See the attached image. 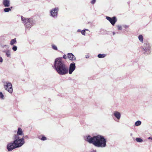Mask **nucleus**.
Masks as SVG:
<instances>
[{
    "mask_svg": "<svg viewBox=\"0 0 152 152\" xmlns=\"http://www.w3.org/2000/svg\"><path fill=\"white\" fill-rule=\"evenodd\" d=\"M148 139H151V140H152V137H149L148 138Z\"/></svg>",
    "mask_w": 152,
    "mask_h": 152,
    "instance_id": "obj_38",
    "label": "nucleus"
},
{
    "mask_svg": "<svg viewBox=\"0 0 152 152\" xmlns=\"http://www.w3.org/2000/svg\"><path fill=\"white\" fill-rule=\"evenodd\" d=\"M106 19H116V18L115 16H114L112 18L108 16H106Z\"/></svg>",
    "mask_w": 152,
    "mask_h": 152,
    "instance_id": "obj_25",
    "label": "nucleus"
},
{
    "mask_svg": "<svg viewBox=\"0 0 152 152\" xmlns=\"http://www.w3.org/2000/svg\"><path fill=\"white\" fill-rule=\"evenodd\" d=\"M63 57L64 59H66V55L64 54L63 55Z\"/></svg>",
    "mask_w": 152,
    "mask_h": 152,
    "instance_id": "obj_34",
    "label": "nucleus"
},
{
    "mask_svg": "<svg viewBox=\"0 0 152 152\" xmlns=\"http://www.w3.org/2000/svg\"><path fill=\"white\" fill-rule=\"evenodd\" d=\"M14 143L15 145L17 148L21 146L24 143V140L23 138H20V137L18 135H14Z\"/></svg>",
    "mask_w": 152,
    "mask_h": 152,
    "instance_id": "obj_3",
    "label": "nucleus"
},
{
    "mask_svg": "<svg viewBox=\"0 0 152 152\" xmlns=\"http://www.w3.org/2000/svg\"><path fill=\"white\" fill-rule=\"evenodd\" d=\"M29 27H30V24H31V26H32L34 25V21L32 20H29Z\"/></svg>",
    "mask_w": 152,
    "mask_h": 152,
    "instance_id": "obj_20",
    "label": "nucleus"
},
{
    "mask_svg": "<svg viewBox=\"0 0 152 152\" xmlns=\"http://www.w3.org/2000/svg\"><path fill=\"white\" fill-rule=\"evenodd\" d=\"M81 33L82 34H83V35H86V31H85V30H83L81 31Z\"/></svg>",
    "mask_w": 152,
    "mask_h": 152,
    "instance_id": "obj_30",
    "label": "nucleus"
},
{
    "mask_svg": "<svg viewBox=\"0 0 152 152\" xmlns=\"http://www.w3.org/2000/svg\"><path fill=\"white\" fill-rule=\"evenodd\" d=\"M3 52L5 53L7 57L8 58H10L11 57V54L10 51L9 50H4Z\"/></svg>",
    "mask_w": 152,
    "mask_h": 152,
    "instance_id": "obj_13",
    "label": "nucleus"
},
{
    "mask_svg": "<svg viewBox=\"0 0 152 152\" xmlns=\"http://www.w3.org/2000/svg\"><path fill=\"white\" fill-rule=\"evenodd\" d=\"M118 29V30H122V27L120 25L117 26Z\"/></svg>",
    "mask_w": 152,
    "mask_h": 152,
    "instance_id": "obj_28",
    "label": "nucleus"
},
{
    "mask_svg": "<svg viewBox=\"0 0 152 152\" xmlns=\"http://www.w3.org/2000/svg\"><path fill=\"white\" fill-rule=\"evenodd\" d=\"M0 98L2 99H4V95L1 92H0Z\"/></svg>",
    "mask_w": 152,
    "mask_h": 152,
    "instance_id": "obj_27",
    "label": "nucleus"
},
{
    "mask_svg": "<svg viewBox=\"0 0 152 152\" xmlns=\"http://www.w3.org/2000/svg\"><path fill=\"white\" fill-rule=\"evenodd\" d=\"M113 25H114L115 23L117 21V20H108Z\"/></svg>",
    "mask_w": 152,
    "mask_h": 152,
    "instance_id": "obj_17",
    "label": "nucleus"
},
{
    "mask_svg": "<svg viewBox=\"0 0 152 152\" xmlns=\"http://www.w3.org/2000/svg\"><path fill=\"white\" fill-rule=\"evenodd\" d=\"M23 23H24V24L26 28H28V20H22Z\"/></svg>",
    "mask_w": 152,
    "mask_h": 152,
    "instance_id": "obj_14",
    "label": "nucleus"
},
{
    "mask_svg": "<svg viewBox=\"0 0 152 152\" xmlns=\"http://www.w3.org/2000/svg\"><path fill=\"white\" fill-rule=\"evenodd\" d=\"M17 42L16 38L12 39L10 42V44L11 45H12Z\"/></svg>",
    "mask_w": 152,
    "mask_h": 152,
    "instance_id": "obj_15",
    "label": "nucleus"
},
{
    "mask_svg": "<svg viewBox=\"0 0 152 152\" xmlns=\"http://www.w3.org/2000/svg\"><path fill=\"white\" fill-rule=\"evenodd\" d=\"M136 140L137 142H141L143 141L142 140L139 138H137L136 139Z\"/></svg>",
    "mask_w": 152,
    "mask_h": 152,
    "instance_id": "obj_22",
    "label": "nucleus"
},
{
    "mask_svg": "<svg viewBox=\"0 0 152 152\" xmlns=\"http://www.w3.org/2000/svg\"><path fill=\"white\" fill-rule=\"evenodd\" d=\"M81 31L80 29H78L77 31V32H81Z\"/></svg>",
    "mask_w": 152,
    "mask_h": 152,
    "instance_id": "obj_37",
    "label": "nucleus"
},
{
    "mask_svg": "<svg viewBox=\"0 0 152 152\" xmlns=\"http://www.w3.org/2000/svg\"><path fill=\"white\" fill-rule=\"evenodd\" d=\"M113 35H114L115 34V33L114 32H113Z\"/></svg>",
    "mask_w": 152,
    "mask_h": 152,
    "instance_id": "obj_40",
    "label": "nucleus"
},
{
    "mask_svg": "<svg viewBox=\"0 0 152 152\" xmlns=\"http://www.w3.org/2000/svg\"><path fill=\"white\" fill-rule=\"evenodd\" d=\"M106 56L105 54H99L98 55L97 57L100 58H104Z\"/></svg>",
    "mask_w": 152,
    "mask_h": 152,
    "instance_id": "obj_19",
    "label": "nucleus"
},
{
    "mask_svg": "<svg viewBox=\"0 0 152 152\" xmlns=\"http://www.w3.org/2000/svg\"><path fill=\"white\" fill-rule=\"evenodd\" d=\"M130 135H131V136H132V133H131V134H130Z\"/></svg>",
    "mask_w": 152,
    "mask_h": 152,
    "instance_id": "obj_41",
    "label": "nucleus"
},
{
    "mask_svg": "<svg viewBox=\"0 0 152 152\" xmlns=\"http://www.w3.org/2000/svg\"><path fill=\"white\" fill-rule=\"evenodd\" d=\"M96 2V0H92L91 1V3L92 4H94Z\"/></svg>",
    "mask_w": 152,
    "mask_h": 152,
    "instance_id": "obj_29",
    "label": "nucleus"
},
{
    "mask_svg": "<svg viewBox=\"0 0 152 152\" xmlns=\"http://www.w3.org/2000/svg\"><path fill=\"white\" fill-rule=\"evenodd\" d=\"M84 30H85V31H88V29H85Z\"/></svg>",
    "mask_w": 152,
    "mask_h": 152,
    "instance_id": "obj_39",
    "label": "nucleus"
},
{
    "mask_svg": "<svg viewBox=\"0 0 152 152\" xmlns=\"http://www.w3.org/2000/svg\"><path fill=\"white\" fill-rule=\"evenodd\" d=\"M39 138L42 141H45L47 140L46 137L44 136H42V137L41 138L40 137H39Z\"/></svg>",
    "mask_w": 152,
    "mask_h": 152,
    "instance_id": "obj_24",
    "label": "nucleus"
},
{
    "mask_svg": "<svg viewBox=\"0 0 152 152\" xmlns=\"http://www.w3.org/2000/svg\"><path fill=\"white\" fill-rule=\"evenodd\" d=\"M141 122L140 121H138L135 123V125L136 126H139L141 125Z\"/></svg>",
    "mask_w": 152,
    "mask_h": 152,
    "instance_id": "obj_21",
    "label": "nucleus"
},
{
    "mask_svg": "<svg viewBox=\"0 0 152 152\" xmlns=\"http://www.w3.org/2000/svg\"><path fill=\"white\" fill-rule=\"evenodd\" d=\"M62 58H58L55 59L53 68L60 75H64L68 73V68Z\"/></svg>",
    "mask_w": 152,
    "mask_h": 152,
    "instance_id": "obj_2",
    "label": "nucleus"
},
{
    "mask_svg": "<svg viewBox=\"0 0 152 152\" xmlns=\"http://www.w3.org/2000/svg\"><path fill=\"white\" fill-rule=\"evenodd\" d=\"M138 38L140 42L142 43L143 42V37L142 35H140L138 36Z\"/></svg>",
    "mask_w": 152,
    "mask_h": 152,
    "instance_id": "obj_16",
    "label": "nucleus"
},
{
    "mask_svg": "<svg viewBox=\"0 0 152 152\" xmlns=\"http://www.w3.org/2000/svg\"><path fill=\"white\" fill-rule=\"evenodd\" d=\"M17 148V147L14 143V142H10L8 143L7 145V148L9 151H11Z\"/></svg>",
    "mask_w": 152,
    "mask_h": 152,
    "instance_id": "obj_7",
    "label": "nucleus"
},
{
    "mask_svg": "<svg viewBox=\"0 0 152 152\" xmlns=\"http://www.w3.org/2000/svg\"><path fill=\"white\" fill-rule=\"evenodd\" d=\"M67 56L68 58L70 60L75 61L76 59L75 56L71 53H68Z\"/></svg>",
    "mask_w": 152,
    "mask_h": 152,
    "instance_id": "obj_11",
    "label": "nucleus"
},
{
    "mask_svg": "<svg viewBox=\"0 0 152 152\" xmlns=\"http://www.w3.org/2000/svg\"><path fill=\"white\" fill-rule=\"evenodd\" d=\"M23 135V132L21 128H18V129L17 134H15L14 135H18V136H19V135Z\"/></svg>",
    "mask_w": 152,
    "mask_h": 152,
    "instance_id": "obj_12",
    "label": "nucleus"
},
{
    "mask_svg": "<svg viewBox=\"0 0 152 152\" xmlns=\"http://www.w3.org/2000/svg\"><path fill=\"white\" fill-rule=\"evenodd\" d=\"M4 86L5 89L10 94L13 92V88L12 84L9 82H4Z\"/></svg>",
    "mask_w": 152,
    "mask_h": 152,
    "instance_id": "obj_4",
    "label": "nucleus"
},
{
    "mask_svg": "<svg viewBox=\"0 0 152 152\" xmlns=\"http://www.w3.org/2000/svg\"><path fill=\"white\" fill-rule=\"evenodd\" d=\"M58 10V7H56L51 10L50 11V16L54 18H55L56 17Z\"/></svg>",
    "mask_w": 152,
    "mask_h": 152,
    "instance_id": "obj_6",
    "label": "nucleus"
},
{
    "mask_svg": "<svg viewBox=\"0 0 152 152\" xmlns=\"http://www.w3.org/2000/svg\"><path fill=\"white\" fill-rule=\"evenodd\" d=\"M144 54H148L151 52V47L149 44L146 43L144 44L142 48Z\"/></svg>",
    "mask_w": 152,
    "mask_h": 152,
    "instance_id": "obj_5",
    "label": "nucleus"
},
{
    "mask_svg": "<svg viewBox=\"0 0 152 152\" xmlns=\"http://www.w3.org/2000/svg\"><path fill=\"white\" fill-rule=\"evenodd\" d=\"M89 57V56L88 55H86V58H88Z\"/></svg>",
    "mask_w": 152,
    "mask_h": 152,
    "instance_id": "obj_36",
    "label": "nucleus"
},
{
    "mask_svg": "<svg viewBox=\"0 0 152 152\" xmlns=\"http://www.w3.org/2000/svg\"><path fill=\"white\" fill-rule=\"evenodd\" d=\"M76 68L75 64V63H71L70 64L68 72L69 74H71L75 70Z\"/></svg>",
    "mask_w": 152,
    "mask_h": 152,
    "instance_id": "obj_8",
    "label": "nucleus"
},
{
    "mask_svg": "<svg viewBox=\"0 0 152 152\" xmlns=\"http://www.w3.org/2000/svg\"><path fill=\"white\" fill-rule=\"evenodd\" d=\"M17 47L16 46H13L12 48V50L15 51L17 50Z\"/></svg>",
    "mask_w": 152,
    "mask_h": 152,
    "instance_id": "obj_26",
    "label": "nucleus"
},
{
    "mask_svg": "<svg viewBox=\"0 0 152 152\" xmlns=\"http://www.w3.org/2000/svg\"><path fill=\"white\" fill-rule=\"evenodd\" d=\"M3 59L2 57H0V62L2 63L3 62Z\"/></svg>",
    "mask_w": 152,
    "mask_h": 152,
    "instance_id": "obj_33",
    "label": "nucleus"
},
{
    "mask_svg": "<svg viewBox=\"0 0 152 152\" xmlns=\"http://www.w3.org/2000/svg\"><path fill=\"white\" fill-rule=\"evenodd\" d=\"M51 46L52 48L53 49L56 50H57L58 48L56 45L54 44H52V45Z\"/></svg>",
    "mask_w": 152,
    "mask_h": 152,
    "instance_id": "obj_23",
    "label": "nucleus"
},
{
    "mask_svg": "<svg viewBox=\"0 0 152 152\" xmlns=\"http://www.w3.org/2000/svg\"><path fill=\"white\" fill-rule=\"evenodd\" d=\"M12 7L11 8H6L4 9V11L5 12H8L11 10V9L12 8Z\"/></svg>",
    "mask_w": 152,
    "mask_h": 152,
    "instance_id": "obj_18",
    "label": "nucleus"
},
{
    "mask_svg": "<svg viewBox=\"0 0 152 152\" xmlns=\"http://www.w3.org/2000/svg\"><path fill=\"white\" fill-rule=\"evenodd\" d=\"M84 140L89 143H92L98 148H104L106 146L107 141L104 137L99 135L91 137L87 135L84 137Z\"/></svg>",
    "mask_w": 152,
    "mask_h": 152,
    "instance_id": "obj_1",
    "label": "nucleus"
},
{
    "mask_svg": "<svg viewBox=\"0 0 152 152\" xmlns=\"http://www.w3.org/2000/svg\"><path fill=\"white\" fill-rule=\"evenodd\" d=\"M2 4L4 7H8L10 5V0H3Z\"/></svg>",
    "mask_w": 152,
    "mask_h": 152,
    "instance_id": "obj_10",
    "label": "nucleus"
},
{
    "mask_svg": "<svg viewBox=\"0 0 152 152\" xmlns=\"http://www.w3.org/2000/svg\"><path fill=\"white\" fill-rule=\"evenodd\" d=\"M113 114L118 120L120 119L121 115V113L118 111H114Z\"/></svg>",
    "mask_w": 152,
    "mask_h": 152,
    "instance_id": "obj_9",
    "label": "nucleus"
},
{
    "mask_svg": "<svg viewBox=\"0 0 152 152\" xmlns=\"http://www.w3.org/2000/svg\"><path fill=\"white\" fill-rule=\"evenodd\" d=\"M1 47L3 48H9V46L8 45H3Z\"/></svg>",
    "mask_w": 152,
    "mask_h": 152,
    "instance_id": "obj_31",
    "label": "nucleus"
},
{
    "mask_svg": "<svg viewBox=\"0 0 152 152\" xmlns=\"http://www.w3.org/2000/svg\"><path fill=\"white\" fill-rule=\"evenodd\" d=\"M123 26L124 28H128L129 27V26L128 25H123Z\"/></svg>",
    "mask_w": 152,
    "mask_h": 152,
    "instance_id": "obj_32",
    "label": "nucleus"
},
{
    "mask_svg": "<svg viewBox=\"0 0 152 152\" xmlns=\"http://www.w3.org/2000/svg\"><path fill=\"white\" fill-rule=\"evenodd\" d=\"M19 16V17L18 18H20H20H21V19H23V16Z\"/></svg>",
    "mask_w": 152,
    "mask_h": 152,
    "instance_id": "obj_35",
    "label": "nucleus"
}]
</instances>
